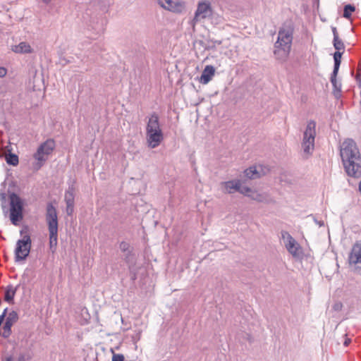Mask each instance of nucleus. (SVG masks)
Masks as SVG:
<instances>
[{
    "label": "nucleus",
    "instance_id": "f257e3e1",
    "mask_svg": "<svg viewBox=\"0 0 361 361\" xmlns=\"http://www.w3.org/2000/svg\"><path fill=\"white\" fill-rule=\"evenodd\" d=\"M341 157L346 173L353 178L361 176V156L356 143L350 139L345 140L341 147Z\"/></svg>",
    "mask_w": 361,
    "mask_h": 361
},
{
    "label": "nucleus",
    "instance_id": "f03ea898",
    "mask_svg": "<svg viewBox=\"0 0 361 361\" xmlns=\"http://www.w3.org/2000/svg\"><path fill=\"white\" fill-rule=\"evenodd\" d=\"M293 34V27L291 25H284L280 28L274 51L277 60L285 61L288 59L291 49Z\"/></svg>",
    "mask_w": 361,
    "mask_h": 361
},
{
    "label": "nucleus",
    "instance_id": "7ed1b4c3",
    "mask_svg": "<svg viewBox=\"0 0 361 361\" xmlns=\"http://www.w3.org/2000/svg\"><path fill=\"white\" fill-rule=\"evenodd\" d=\"M164 140V134L159 123V116L156 113L149 117L146 126V142L147 146L154 149L157 147Z\"/></svg>",
    "mask_w": 361,
    "mask_h": 361
},
{
    "label": "nucleus",
    "instance_id": "20e7f679",
    "mask_svg": "<svg viewBox=\"0 0 361 361\" xmlns=\"http://www.w3.org/2000/svg\"><path fill=\"white\" fill-rule=\"evenodd\" d=\"M46 221L49 233V247L54 253L58 243V216L56 209L51 203L47 207Z\"/></svg>",
    "mask_w": 361,
    "mask_h": 361
},
{
    "label": "nucleus",
    "instance_id": "39448f33",
    "mask_svg": "<svg viewBox=\"0 0 361 361\" xmlns=\"http://www.w3.org/2000/svg\"><path fill=\"white\" fill-rule=\"evenodd\" d=\"M21 239L16 242L14 250L15 261H24L29 256L32 247V240L27 228L22 229L20 232Z\"/></svg>",
    "mask_w": 361,
    "mask_h": 361
},
{
    "label": "nucleus",
    "instance_id": "423d86ee",
    "mask_svg": "<svg viewBox=\"0 0 361 361\" xmlns=\"http://www.w3.org/2000/svg\"><path fill=\"white\" fill-rule=\"evenodd\" d=\"M55 141L53 139H48L42 142L33 154L35 161L32 164L33 169L38 171L47 161L49 156L52 154L55 149Z\"/></svg>",
    "mask_w": 361,
    "mask_h": 361
},
{
    "label": "nucleus",
    "instance_id": "0eeeda50",
    "mask_svg": "<svg viewBox=\"0 0 361 361\" xmlns=\"http://www.w3.org/2000/svg\"><path fill=\"white\" fill-rule=\"evenodd\" d=\"M223 185H224L225 191L228 193L238 191L257 201L261 202L264 199V196L257 191L252 190L248 187L242 186L240 180H230L223 183Z\"/></svg>",
    "mask_w": 361,
    "mask_h": 361
},
{
    "label": "nucleus",
    "instance_id": "6e6552de",
    "mask_svg": "<svg viewBox=\"0 0 361 361\" xmlns=\"http://www.w3.org/2000/svg\"><path fill=\"white\" fill-rule=\"evenodd\" d=\"M10 217L14 225H17L23 219V202L21 198L15 193L10 195Z\"/></svg>",
    "mask_w": 361,
    "mask_h": 361
},
{
    "label": "nucleus",
    "instance_id": "1a4fd4ad",
    "mask_svg": "<svg viewBox=\"0 0 361 361\" xmlns=\"http://www.w3.org/2000/svg\"><path fill=\"white\" fill-rule=\"evenodd\" d=\"M316 123L313 121L307 123V128L304 132L302 147L305 153L310 154L314 149V139L316 135Z\"/></svg>",
    "mask_w": 361,
    "mask_h": 361
},
{
    "label": "nucleus",
    "instance_id": "9d476101",
    "mask_svg": "<svg viewBox=\"0 0 361 361\" xmlns=\"http://www.w3.org/2000/svg\"><path fill=\"white\" fill-rule=\"evenodd\" d=\"M212 8L210 2L206 1H200L192 19L193 24L195 25L200 20L209 17L212 14Z\"/></svg>",
    "mask_w": 361,
    "mask_h": 361
},
{
    "label": "nucleus",
    "instance_id": "9b49d317",
    "mask_svg": "<svg viewBox=\"0 0 361 361\" xmlns=\"http://www.w3.org/2000/svg\"><path fill=\"white\" fill-rule=\"evenodd\" d=\"M159 4L166 10L180 13L185 9V3L180 0H158Z\"/></svg>",
    "mask_w": 361,
    "mask_h": 361
},
{
    "label": "nucleus",
    "instance_id": "f8f14e48",
    "mask_svg": "<svg viewBox=\"0 0 361 361\" xmlns=\"http://www.w3.org/2000/svg\"><path fill=\"white\" fill-rule=\"evenodd\" d=\"M282 238L287 250L293 257L299 256L301 248L297 241L288 232H283Z\"/></svg>",
    "mask_w": 361,
    "mask_h": 361
},
{
    "label": "nucleus",
    "instance_id": "ddd939ff",
    "mask_svg": "<svg viewBox=\"0 0 361 361\" xmlns=\"http://www.w3.org/2000/svg\"><path fill=\"white\" fill-rule=\"evenodd\" d=\"M348 262L350 265L361 268V243H356L349 254Z\"/></svg>",
    "mask_w": 361,
    "mask_h": 361
},
{
    "label": "nucleus",
    "instance_id": "4468645a",
    "mask_svg": "<svg viewBox=\"0 0 361 361\" xmlns=\"http://www.w3.org/2000/svg\"><path fill=\"white\" fill-rule=\"evenodd\" d=\"M269 169L262 165L254 166L245 171V176L250 179H255L265 175Z\"/></svg>",
    "mask_w": 361,
    "mask_h": 361
},
{
    "label": "nucleus",
    "instance_id": "2eb2a0df",
    "mask_svg": "<svg viewBox=\"0 0 361 361\" xmlns=\"http://www.w3.org/2000/svg\"><path fill=\"white\" fill-rule=\"evenodd\" d=\"M214 74V67L210 65H207L204 68L202 73L199 79V82L203 85H206L212 79Z\"/></svg>",
    "mask_w": 361,
    "mask_h": 361
},
{
    "label": "nucleus",
    "instance_id": "dca6fc26",
    "mask_svg": "<svg viewBox=\"0 0 361 361\" xmlns=\"http://www.w3.org/2000/svg\"><path fill=\"white\" fill-rule=\"evenodd\" d=\"M11 49L13 52L17 54H28L32 52L30 45L25 42H20L18 45L13 46Z\"/></svg>",
    "mask_w": 361,
    "mask_h": 361
},
{
    "label": "nucleus",
    "instance_id": "f3484780",
    "mask_svg": "<svg viewBox=\"0 0 361 361\" xmlns=\"http://www.w3.org/2000/svg\"><path fill=\"white\" fill-rule=\"evenodd\" d=\"M343 54V51L336 50V51L334 54V68L333 73H334V77H336V75H337V73H338V68H339V66L341 64V57H342ZM335 80H336L335 78H331L332 82H334Z\"/></svg>",
    "mask_w": 361,
    "mask_h": 361
},
{
    "label": "nucleus",
    "instance_id": "a211bd4d",
    "mask_svg": "<svg viewBox=\"0 0 361 361\" xmlns=\"http://www.w3.org/2000/svg\"><path fill=\"white\" fill-rule=\"evenodd\" d=\"M16 293V287H14L12 285L8 286L6 288V290L4 292V300L8 302H13V300L14 298Z\"/></svg>",
    "mask_w": 361,
    "mask_h": 361
},
{
    "label": "nucleus",
    "instance_id": "6ab92c4d",
    "mask_svg": "<svg viewBox=\"0 0 361 361\" xmlns=\"http://www.w3.org/2000/svg\"><path fill=\"white\" fill-rule=\"evenodd\" d=\"M6 160L8 164H11L13 166L18 165V164L19 162L18 157L16 154H12V153H9L8 154H7L6 156Z\"/></svg>",
    "mask_w": 361,
    "mask_h": 361
},
{
    "label": "nucleus",
    "instance_id": "aec40b11",
    "mask_svg": "<svg viewBox=\"0 0 361 361\" xmlns=\"http://www.w3.org/2000/svg\"><path fill=\"white\" fill-rule=\"evenodd\" d=\"M333 44L336 50L344 51L345 45L339 37L334 39Z\"/></svg>",
    "mask_w": 361,
    "mask_h": 361
},
{
    "label": "nucleus",
    "instance_id": "412c9836",
    "mask_svg": "<svg viewBox=\"0 0 361 361\" xmlns=\"http://www.w3.org/2000/svg\"><path fill=\"white\" fill-rule=\"evenodd\" d=\"M18 319V315L16 312L12 311L11 312L6 318V322L11 324V325H13Z\"/></svg>",
    "mask_w": 361,
    "mask_h": 361
},
{
    "label": "nucleus",
    "instance_id": "4be33fe9",
    "mask_svg": "<svg viewBox=\"0 0 361 361\" xmlns=\"http://www.w3.org/2000/svg\"><path fill=\"white\" fill-rule=\"evenodd\" d=\"M66 205H74V195L73 191H67L65 194Z\"/></svg>",
    "mask_w": 361,
    "mask_h": 361
},
{
    "label": "nucleus",
    "instance_id": "5701e85b",
    "mask_svg": "<svg viewBox=\"0 0 361 361\" xmlns=\"http://www.w3.org/2000/svg\"><path fill=\"white\" fill-rule=\"evenodd\" d=\"M354 11L355 7L353 6L350 4L345 6L343 10V17L345 18H349L351 16L352 13L354 12Z\"/></svg>",
    "mask_w": 361,
    "mask_h": 361
},
{
    "label": "nucleus",
    "instance_id": "b1692460",
    "mask_svg": "<svg viewBox=\"0 0 361 361\" xmlns=\"http://www.w3.org/2000/svg\"><path fill=\"white\" fill-rule=\"evenodd\" d=\"M12 326L13 325H11V324L8 323L7 322H5V324H4V327H3L4 331H3V334H2V336L4 338H8L11 335V326Z\"/></svg>",
    "mask_w": 361,
    "mask_h": 361
},
{
    "label": "nucleus",
    "instance_id": "393cba45",
    "mask_svg": "<svg viewBox=\"0 0 361 361\" xmlns=\"http://www.w3.org/2000/svg\"><path fill=\"white\" fill-rule=\"evenodd\" d=\"M119 247H120L121 251L126 252V251H128L129 250L130 245H129V243L123 241V242H121L120 243Z\"/></svg>",
    "mask_w": 361,
    "mask_h": 361
},
{
    "label": "nucleus",
    "instance_id": "a878e982",
    "mask_svg": "<svg viewBox=\"0 0 361 361\" xmlns=\"http://www.w3.org/2000/svg\"><path fill=\"white\" fill-rule=\"evenodd\" d=\"M125 358L122 354H114L112 361H124Z\"/></svg>",
    "mask_w": 361,
    "mask_h": 361
},
{
    "label": "nucleus",
    "instance_id": "bb28decb",
    "mask_svg": "<svg viewBox=\"0 0 361 361\" xmlns=\"http://www.w3.org/2000/svg\"><path fill=\"white\" fill-rule=\"evenodd\" d=\"M30 359L29 355H20L18 357V361H28Z\"/></svg>",
    "mask_w": 361,
    "mask_h": 361
},
{
    "label": "nucleus",
    "instance_id": "cd10ccee",
    "mask_svg": "<svg viewBox=\"0 0 361 361\" xmlns=\"http://www.w3.org/2000/svg\"><path fill=\"white\" fill-rule=\"evenodd\" d=\"M74 205H67L66 207V212L68 215H71L73 212Z\"/></svg>",
    "mask_w": 361,
    "mask_h": 361
},
{
    "label": "nucleus",
    "instance_id": "c85d7f7f",
    "mask_svg": "<svg viewBox=\"0 0 361 361\" xmlns=\"http://www.w3.org/2000/svg\"><path fill=\"white\" fill-rule=\"evenodd\" d=\"M331 30L334 35V39L339 37L337 28L336 27H331Z\"/></svg>",
    "mask_w": 361,
    "mask_h": 361
},
{
    "label": "nucleus",
    "instance_id": "c756f323",
    "mask_svg": "<svg viewBox=\"0 0 361 361\" xmlns=\"http://www.w3.org/2000/svg\"><path fill=\"white\" fill-rule=\"evenodd\" d=\"M7 71L4 67H0V77H4L6 75Z\"/></svg>",
    "mask_w": 361,
    "mask_h": 361
},
{
    "label": "nucleus",
    "instance_id": "7c9ffc66",
    "mask_svg": "<svg viewBox=\"0 0 361 361\" xmlns=\"http://www.w3.org/2000/svg\"><path fill=\"white\" fill-rule=\"evenodd\" d=\"M350 339H349V338L345 339V341H344V345L348 346V344L350 343Z\"/></svg>",
    "mask_w": 361,
    "mask_h": 361
},
{
    "label": "nucleus",
    "instance_id": "2f4dec72",
    "mask_svg": "<svg viewBox=\"0 0 361 361\" xmlns=\"http://www.w3.org/2000/svg\"><path fill=\"white\" fill-rule=\"evenodd\" d=\"M3 361H13V359L11 356L9 357H7L5 360H4Z\"/></svg>",
    "mask_w": 361,
    "mask_h": 361
},
{
    "label": "nucleus",
    "instance_id": "473e14b6",
    "mask_svg": "<svg viewBox=\"0 0 361 361\" xmlns=\"http://www.w3.org/2000/svg\"><path fill=\"white\" fill-rule=\"evenodd\" d=\"M45 4H49L51 2V0H42Z\"/></svg>",
    "mask_w": 361,
    "mask_h": 361
},
{
    "label": "nucleus",
    "instance_id": "72a5a7b5",
    "mask_svg": "<svg viewBox=\"0 0 361 361\" xmlns=\"http://www.w3.org/2000/svg\"><path fill=\"white\" fill-rule=\"evenodd\" d=\"M336 306V309H339L341 307L342 305H341V304H338Z\"/></svg>",
    "mask_w": 361,
    "mask_h": 361
},
{
    "label": "nucleus",
    "instance_id": "f704fd0d",
    "mask_svg": "<svg viewBox=\"0 0 361 361\" xmlns=\"http://www.w3.org/2000/svg\"><path fill=\"white\" fill-rule=\"evenodd\" d=\"M359 75H361V73H359Z\"/></svg>",
    "mask_w": 361,
    "mask_h": 361
}]
</instances>
